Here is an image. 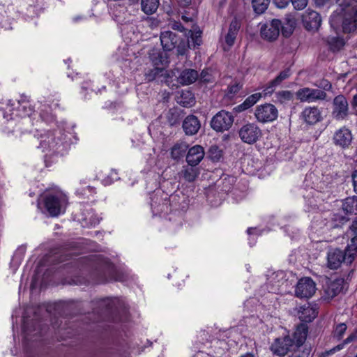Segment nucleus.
<instances>
[{
  "instance_id": "bb28decb",
  "label": "nucleus",
  "mask_w": 357,
  "mask_h": 357,
  "mask_svg": "<svg viewBox=\"0 0 357 357\" xmlns=\"http://www.w3.org/2000/svg\"><path fill=\"white\" fill-rule=\"evenodd\" d=\"M160 5L159 0H141L142 10L146 15L155 13Z\"/></svg>"
},
{
  "instance_id": "09e8293b",
  "label": "nucleus",
  "mask_w": 357,
  "mask_h": 357,
  "mask_svg": "<svg viewBox=\"0 0 357 357\" xmlns=\"http://www.w3.org/2000/svg\"><path fill=\"white\" fill-rule=\"evenodd\" d=\"M351 177L354 192L357 193V169L352 173Z\"/></svg>"
},
{
  "instance_id": "37998d69",
  "label": "nucleus",
  "mask_w": 357,
  "mask_h": 357,
  "mask_svg": "<svg viewBox=\"0 0 357 357\" xmlns=\"http://www.w3.org/2000/svg\"><path fill=\"white\" fill-rule=\"evenodd\" d=\"M278 86V84H273V80L271 81L264 88V92L265 93V95H268V94H271L275 87Z\"/></svg>"
},
{
  "instance_id": "a18cd8bd",
  "label": "nucleus",
  "mask_w": 357,
  "mask_h": 357,
  "mask_svg": "<svg viewBox=\"0 0 357 357\" xmlns=\"http://www.w3.org/2000/svg\"><path fill=\"white\" fill-rule=\"evenodd\" d=\"M350 229L354 235V237H353L351 239V243L353 242L354 240V243H356V241L357 240V219L353 221L352 225L350 226Z\"/></svg>"
},
{
  "instance_id": "338daca9",
  "label": "nucleus",
  "mask_w": 357,
  "mask_h": 357,
  "mask_svg": "<svg viewBox=\"0 0 357 357\" xmlns=\"http://www.w3.org/2000/svg\"><path fill=\"white\" fill-rule=\"evenodd\" d=\"M250 229H248V232L250 234Z\"/></svg>"
},
{
  "instance_id": "cd10ccee",
  "label": "nucleus",
  "mask_w": 357,
  "mask_h": 357,
  "mask_svg": "<svg viewBox=\"0 0 357 357\" xmlns=\"http://www.w3.org/2000/svg\"><path fill=\"white\" fill-rule=\"evenodd\" d=\"M188 149V145L186 143H177L174 144L171 149V157L175 160H178L183 157L186 151Z\"/></svg>"
},
{
  "instance_id": "f257e3e1",
  "label": "nucleus",
  "mask_w": 357,
  "mask_h": 357,
  "mask_svg": "<svg viewBox=\"0 0 357 357\" xmlns=\"http://www.w3.org/2000/svg\"><path fill=\"white\" fill-rule=\"evenodd\" d=\"M308 332L306 324H300L293 335V337L287 335L275 338L270 347L274 355L284 357L289 351H296L305 342Z\"/></svg>"
},
{
  "instance_id": "49530a36",
  "label": "nucleus",
  "mask_w": 357,
  "mask_h": 357,
  "mask_svg": "<svg viewBox=\"0 0 357 357\" xmlns=\"http://www.w3.org/2000/svg\"><path fill=\"white\" fill-rule=\"evenodd\" d=\"M355 340H357V328L350 334L344 340V344H349Z\"/></svg>"
},
{
  "instance_id": "864d4df0",
  "label": "nucleus",
  "mask_w": 357,
  "mask_h": 357,
  "mask_svg": "<svg viewBox=\"0 0 357 357\" xmlns=\"http://www.w3.org/2000/svg\"><path fill=\"white\" fill-rule=\"evenodd\" d=\"M289 357H309V353L304 351L303 352H294Z\"/></svg>"
},
{
  "instance_id": "6e6d98bb",
  "label": "nucleus",
  "mask_w": 357,
  "mask_h": 357,
  "mask_svg": "<svg viewBox=\"0 0 357 357\" xmlns=\"http://www.w3.org/2000/svg\"><path fill=\"white\" fill-rule=\"evenodd\" d=\"M101 301H102V305H105L108 309L111 308V307L109 306V301H112V299L104 298L102 299Z\"/></svg>"
},
{
  "instance_id": "412c9836",
  "label": "nucleus",
  "mask_w": 357,
  "mask_h": 357,
  "mask_svg": "<svg viewBox=\"0 0 357 357\" xmlns=\"http://www.w3.org/2000/svg\"><path fill=\"white\" fill-rule=\"evenodd\" d=\"M303 119L308 124H314L321 120L320 110L317 107H307L302 112Z\"/></svg>"
},
{
  "instance_id": "f3484780",
  "label": "nucleus",
  "mask_w": 357,
  "mask_h": 357,
  "mask_svg": "<svg viewBox=\"0 0 357 357\" xmlns=\"http://www.w3.org/2000/svg\"><path fill=\"white\" fill-rule=\"evenodd\" d=\"M204 157V148L200 145H195L189 149L186 155V161L190 166H197Z\"/></svg>"
},
{
  "instance_id": "4be33fe9",
  "label": "nucleus",
  "mask_w": 357,
  "mask_h": 357,
  "mask_svg": "<svg viewBox=\"0 0 357 357\" xmlns=\"http://www.w3.org/2000/svg\"><path fill=\"white\" fill-rule=\"evenodd\" d=\"M199 77L198 72L193 69H184L178 75V82L182 85H189L194 83Z\"/></svg>"
},
{
  "instance_id": "4c0bfd02",
  "label": "nucleus",
  "mask_w": 357,
  "mask_h": 357,
  "mask_svg": "<svg viewBox=\"0 0 357 357\" xmlns=\"http://www.w3.org/2000/svg\"><path fill=\"white\" fill-rule=\"evenodd\" d=\"M314 86H317L318 88L322 89L323 91H331L332 89V84L331 83L326 79H321L314 84Z\"/></svg>"
},
{
  "instance_id": "39448f33",
  "label": "nucleus",
  "mask_w": 357,
  "mask_h": 357,
  "mask_svg": "<svg viewBox=\"0 0 357 357\" xmlns=\"http://www.w3.org/2000/svg\"><path fill=\"white\" fill-rule=\"evenodd\" d=\"M160 43L164 51L169 52L177 48L178 55H184L187 52L185 42L176 33L171 31L161 32Z\"/></svg>"
},
{
  "instance_id": "5fc2aeb1",
  "label": "nucleus",
  "mask_w": 357,
  "mask_h": 357,
  "mask_svg": "<svg viewBox=\"0 0 357 357\" xmlns=\"http://www.w3.org/2000/svg\"><path fill=\"white\" fill-rule=\"evenodd\" d=\"M152 59L155 64L163 63V56L162 55V53H158V57Z\"/></svg>"
},
{
  "instance_id": "aec40b11",
  "label": "nucleus",
  "mask_w": 357,
  "mask_h": 357,
  "mask_svg": "<svg viewBox=\"0 0 357 357\" xmlns=\"http://www.w3.org/2000/svg\"><path fill=\"white\" fill-rule=\"evenodd\" d=\"M343 279H335L330 281L324 289V296L326 299H332L340 293L343 288Z\"/></svg>"
},
{
  "instance_id": "603ef678",
  "label": "nucleus",
  "mask_w": 357,
  "mask_h": 357,
  "mask_svg": "<svg viewBox=\"0 0 357 357\" xmlns=\"http://www.w3.org/2000/svg\"><path fill=\"white\" fill-rule=\"evenodd\" d=\"M195 14H196V13L192 14V16H190V17H188L185 14H183L181 16V19L185 23L193 22H194L193 15H195Z\"/></svg>"
},
{
  "instance_id": "3c124183",
  "label": "nucleus",
  "mask_w": 357,
  "mask_h": 357,
  "mask_svg": "<svg viewBox=\"0 0 357 357\" xmlns=\"http://www.w3.org/2000/svg\"><path fill=\"white\" fill-rule=\"evenodd\" d=\"M333 219L334 220L339 221L340 223L342 224L348 220V218L339 214H334Z\"/></svg>"
},
{
  "instance_id": "c9c22d12",
  "label": "nucleus",
  "mask_w": 357,
  "mask_h": 357,
  "mask_svg": "<svg viewBox=\"0 0 357 357\" xmlns=\"http://www.w3.org/2000/svg\"><path fill=\"white\" fill-rule=\"evenodd\" d=\"M200 81L204 83H212L215 81L214 76L209 69L203 70L200 74Z\"/></svg>"
},
{
  "instance_id": "0eeeda50",
  "label": "nucleus",
  "mask_w": 357,
  "mask_h": 357,
  "mask_svg": "<svg viewBox=\"0 0 357 357\" xmlns=\"http://www.w3.org/2000/svg\"><path fill=\"white\" fill-rule=\"evenodd\" d=\"M238 133L241 141L248 144L256 143L262 136V130L255 123H247L243 125Z\"/></svg>"
},
{
  "instance_id": "2f4dec72",
  "label": "nucleus",
  "mask_w": 357,
  "mask_h": 357,
  "mask_svg": "<svg viewBox=\"0 0 357 357\" xmlns=\"http://www.w3.org/2000/svg\"><path fill=\"white\" fill-rule=\"evenodd\" d=\"M243 85L238 81H234L231 84H230L226 92L225 96L229 98H233L238 92L241 89Z\"/></svg>"
},
{
  "instance_id": "13d9d810",
  "label": "nucleus",
  "mask_w": 357,
  "mask_h": 357,
  "mask_svg": "<svg viewBox=\"0 0 357 357\" xmlns=\"http://www.w3.org/2000/svg\"><path fill=\"white\" fill-rule=\"evenodd\" d=\"M241 357H255L254 354L251 353H247L244 355H242Z\"/></svg>"
},
{
  "instance_id": "79ce46f5",
  "label": "nucleus",
  "mask_w": 357,
  "mask_h": 357,
  "mask_svg": "<svg viewBox=\"0 0 357 357\" xmlns=\"http://www.w3.org/2000/svg\"><path fill=\"white\" fill-rule=\"evenodd\" d=\"M169 26L174 30H176V31H181V32H183V31H185L184 26L178 21H176V20L170 21Z\"/></svg>"
},
{
  "instance_id": "ddd939ff",
  "label": "nucleus",
  "mask_w": 357,
  "mask_h": 357,
  "mask_svg": "<svg viewBox=\"0 0 357 357\" xmlns=\"http://www.w3.org/2000/svg\"><path fill=\"white\" fill-rule=\"evenodd\" d=\"M296 95L301 102H312L317 100H324L327 97V94L325 91L309 87L300 89L297 91Z\"/></svg>"
},
{
  "instance_id": "c03bdc74",
  "label": "nucleus",
  "mask_w": 357,
  "mask_h": 357,
  "mask_svg": "<svg viewBox=\"0 0 357 357\" xmlns=\"http://www.w3.org/2000/svg\"><path fill=\"white\" fill-rule=\"evenodd\" d=\"M274 4L279 8H286L290 0H273Z\"/></svg>"
},
{
  "instance_id": "423d86ee",
  "label": "nucleus",
  "mask_w": 357,
  "mask_h": 357,
  "mask_svg": "<svg viewBox=\"0 0 357 357\" xmlns=\"http://www.w3.org/2000/svg\"><path fill=\"white\" fill-rule=\"evenodd\" d=\"M96 260L93 262L94 270L93 275L96 278V282H105L109 280H117L113 275L114 272V266L107 259L96 257Z\"/></svg>"
},
{
  "instance_id": "a878e982",
  "label": "nucleus",
  "mask_w": 357,
  "mask_h": 357,
  "mask_svg": "<svg viewBox=\"0 0 357 357\" xmlns=\"http://www.w3.org/2000/svg\"><path fill=\"white\" fill-rule=\"evenodd\" d=\"M199 174L198 168L195 166H185L179 173L180 176L188 182H193Z\"/></svg>"
},
{
  "instance_id": "a211bd4d",
  "label": "nucleus",
  "mask_w": 357,
  "mask_h": 357,
  "mask_svg": "<svg viewBox=\"0 0 357 357\" xmlns=\"http://www.w3.org/2000/svg\"><path fill=\"white\" fill-rule=\"evenodd\" d=\"M241 26V22L236 17L231 22L228 31L225 36V43L228 48L234 45Z\"/></svg>"
},
{
  "instance_id": "e433bc0d",
  "label": "nucleus",
  "mask_w": 357,
  "mask_h": 357,
  "mask_svg": "<svg viewBox=\"0 0 357 357\" xmlns=\"http://www.w3.org/2000/svg\"><path fill=\"white\" fill-rule=\"evenodd\" d=\"M290 76V70L285 69L284 70L280 73V74L273 79V84H276L280 85L282 82L286 79H287Z\"/></svg>"
},
{
  "instance_id": "393cba45",
  "label": "nucleus",
  "mask_w": 357,
  "mask_h": 357,
  "mask_svg": "<svg viewBox=\"0 0 357 357\" xmlns=\"http://www.w3.org/2000/svg\"><path fill=\"white\" fill-rule=\"evenodd\" d=\"M193 30L189 31L190 34V39H188V44H186V48H190V47H195L199 46L202 44V31L198 29L197 26H193Z\"/></svg>"
},
{
  "instance_id": "bf43d9fd",
  "label": "nucleus",
  "mask_w": 357,
  "mask_h": 357,
  "mask_svg": "<svg viewBox=\"0 0 357 357\" xmlns=\"http://www.w3.org/2000/svg\"><path fill=\"white\" fill-rule=\"evenodd\" d=\"M100 222V219L97 218L96 220H93L92 222H91V225H96L97 224H98Z\"/></svg>"
},
{
  "instance_id": "9b49d317",
  "label": "nucleus",
  "mask_w": 357,
  "mask_h": 357,
  "mask_svg": "<svg viewBox=\"0 0 357 357\" xmlns=\"http://www.w3.org/2000/svg\"><path fill=\"white\" fill-rule=\"evenodd\" d=\"M234 116L232 114L225 110H221L217 113L211 121V128L218 131L223 132L228 130L232 126Z\"/></svg>"
},
{
  "instance_id": "58836bf2",
  "label": "nucleus",
  "mask_w": 357,
  "mask_h": 357,
  "mask_svg": "<svg viewBox=\"0 0 357 357\" xmlns=\"http://www.w3.org/2000/svg\"><path fill=\"white\" fill-rule=\"evenodd\" d=\"M210 158L213 161H218L222 157V151L217 146H212L209 150Z\"/></svg>"
},
{
  "instance_id": "774afa93",
  "label": "nucleus",
  "mask_w": 357,
  "mask_h": 357,
  "mask_svg": "<svg viewBox=\"0 0 357 357\" xmlns=\"http://www.w3.org/2000/svg\"><path fill=\"white\" fill-rule=\"evenodd\" d=\"M354 1L357 2V0H354Z\"/></svg>"
},
{
  "instance_id": "5701e85b",
  "label": "nucleus",
  "mask_w": 357,
  "mask_h": 357,
  "mask_svg": "<svg viewBox=\"0 0 357 357\" xmlns=\"http://www.w3.org/2000/svg\"><path fill=\"white\" fill-rule=\"evenodd\" d=\"M176 102L184 107H190L195 103L193 93L189 90H183L176 96Z\"/></svg>"
},
{
  "instance_id": "f8f14e48",
  "label": "nucleus",
  "mask_w": 357,
  "mask_h": 357,
  "mask_svg": "<svg viewBox=\"0 0 357 357\" xmlns=\"http://www.w3.org/2000/svg\"><path fill=\"white\" fill-rule=\"evenodd\" d=\"M316 291V284L309 277H305L298 280L295 287V296L299 298H309Z\"/></svg>"
},
{
  "instance_id": "0e129e2a",
  "label": "nucleus",
  "mask_w": 357,
  "mask_h": 357,
  "mask_svg": "<svg viewBox=\"0 0 357 357\" xmlns=\"http://www.w3.org/2000/svg\"><path fill=\"white\" fill-rule=\"evenodd\" d=\"M87 188L89 190H93L94 188L91 186H88Z\"/></svg>"
},
{
  "instance_id": "7ed1b4c3",
  "label": "nucleus",
  "mask_w": 357,
  "mask_h": 357,
  "mask_svg": "<svg viewBox=\"0 0 357 357\" xmlns=\"http://www.w3.org/2000/svg\"><path fill=\"white\" fill-rule=\"evenodd\" d=\"M289 31L285 26H282L281 21L277 19L262 24L260 29L261 37L269 41L274 40L278 37L280 30L284 36H290L293 31L294 22L289 20Z\"/></svg>"
},
{
  "instance_id": "9d476101",
  "label": "nucleus",
  "mask_w": 357,
  "mask_h": 357,
  "mask_svg": "<svg viewBox=\"0 0 357 357\" xmlns=\"http://www.w3.org/2000/svg\"><path fill=\"white\" fill-rule=\"evenodd\" d=\"M342 28L344 33H354L357 30V6L344 9Z\"/></svg>"
},
{
  "instance_id": "052dcab7",
  "label": "nucleus",
  "mask_w": 357,
  "mask_h": 357,
  "mask_svg": "<svg viewBox=\"0 0 357 357\" xmlns=\"http://www.w3.org/2000/svg\"><path fill=\"white\" fill-rule=\"evenodd\" d=\"M150 20H152L153 22H155V26H158V22L159 21L158 20H154V19H152V18H149Z\"/></svg>"
},
{
  "instance_id": "8fccbe9b",
  "label": "nucleus",
  "mask_w": 357,
  "mask_h": 357,
  "mask_svg": "<svg viewBox=\"0 0 357 357\" xmlns=\"http://www.w3.org/2000/svg\"><path fill=\"white\" fill-rule=\"evenodd\" d=\"M178 6L181 8H186L191 4L192 0H176Z\"/></svg>"
},
{
  "instance_id": "69168bd1",
  "label": "nucleus",
  "mask_w": 357,
  "mask_h": 357,
  "mask_svg": "<svg viewBox=\"0 0 357 357\" xmlns=\"http://www.w3.org/2000/svg\"><path fill=\"white\" fill-rule=\"evenodd\" d=\"M21 102H24V100H19V102H20V103Z\"/></svg>"
},
{
  "instance_id": "6e6552de",
  "label": "nucleus",
  "mask_w": 357,
  "mask_h": 357,
  "mask_svg": "<svg viewBox=\"0 0 357 357\" xmlns=\"http://www.w3.org/2000/svg\"><path fill=\"white\" fill-rule=\"evenodd\" d=\"M332 116L336 121H343L350 114L349 102L347 98L342 94L336 96L333 100Z\"/></svg>"
},
{
  "instance_id": "de8ad7c7",
  "label": "nucleus",
  "mask_w": 357,
  "mask_h": 357,
  "mask_svg": "<svg viewBox=\"0 0 357 357\" xmlns=\"http://www.w3.org/2000/svg\"><path fill=\"white\" fill-rule=\"evenodd\" d=\"M353 113L357 114V93L353 96L351 102Z\"/></svg>"
},
{
  "instance_id": "f704fd0d",
  "label": "nucleus",
  "mask_w": 357,
  "mask_h": 357,
  "mask_svg": "<svg viewBox=\"0 0 357 357\" xmlns=\"http://www.w3.org/2000/svg\"><path fill=\"white\" fill-rule=\"evenodd\" d=\"M347 326L344 323H340L335 326L333 330V337L337 340H340L342 338L345 331H347Z\"/></svg>"
},
{
  "instance_id": "1a4fd4ad",
  "label": "nucleus",
  "mask_w": 357,
  "mask_h": 357,
  "mask_svg": "<svg viewBox=\"0 0 357 357\" xmlns=\"http://www.w3.org/2000/svg\"><path fill=\"white\" fill-rule=\"evenodd\" d=\"M278 116V111L275 105L266 103L256 107L255 116L260 123H268L275 121Z\"/></svg>"
},
{
  "instance_id": "e2e57ef3",
  "label": "nucleus",
  "mask_w": 357,
  "mask_h": 357,
  "mask_svg": "<svg viewBox=\"0 0 357 357\" xmlns=\"http://www.w3.org/2000/svg\"><path fill=\"white\" fill-rule=\"evenodd\" d=\"M33 112V109L31 108H29V112L27 113L28 116H30Z\"/></svg>"
},
{
  "instance_id": "dca6fc26",
  "label": "nucleus",
  "mask_w": 357,
  "mask_h": 357,
  "mask_svg": "<svg viewBox=\"0 0 357 357\" xmlns=\"http://www.w3.org/2000/svg\"><path fill=\"white\" fill-rule=\"evenodd\" d=\"M318 314V307L317 305L310 303L301 306L298 315L300 320L303 322L308 323L314 320Z\"/></svg>"
},
{
  "instance_id": "2eb2a0df",
  "label": "nucleus",
  "mask_w": 357,
  "mask_h": 357,
  "mask_svg": "<svg viewBox=\"0 0 357 357\" xmlns=\"http://www.w3.org/2000/svg\"><path fill=\"white\" fill-rule=\"evenodd\" d=\"M302 21L306 29L315 31L320 26L321 18L317 12L307 9L302 16Z\"/></svg>"
},
{
  "instance_id": "4468645a",
  "label": "nucleus",
  "mask_w": 357,
  "mask_h": 357,
  "mask_svg": "<svg viewBox=\"0 0 357 357\" xmlns=\"http://www.w3.org/2000/svg\"><path fill=\"white\" fill-rule=\"evenodd\" d=\"M353 139L351 130L346 126H342L335 130L333 137V144L342 149H349Z\"/></svg>"
},
{
  "instance_id": "a19ab883",
  "label": "nucleus",
  "mask_w": 357,
  "mask_h": 357,
  "mask_svg": "<svg viewBox=\"0 0 357 357\" xmlns=\"http://www.w3.org/2000/svg\"><path fill=\"white\" fill-rule=\"evenodd\" d=\"M290 1L296 10H301L307 6L308 0H290Z\"/></svg>"
},
{
  "instance_id": "20e7f679",
  "label": "nucleus",
  "mask_w": 357,
  "mask_h": 357,
  "mask_svg": "<svg viewBox=\"0 0 357 357\" xmlns=\"http://www.w3.org/2000/svg\"><path fill=\"white\" fill-rule=\"evenodd\" d=\"M45 207L52 217L64 213L68 205V198L61 192L48 194L44 200Z\"/></svg>"
},
{
  "instance_id": "72a5a7b5",
  "label": "nucleus",
  "mask_w": 357,
  "mask_h": 357,
  "mask_svg": "<svg viewBox=\"0 0 357 357\" xmlns=\"http://www.w3.org/2000/svg\"><path fill=\"white\" fill-rule=\"evenodd\" d=\"M294 95L290 91H280L276 93V98L281 103H284L293 99Z\"/></svg>"
},
{
  "instance_id": "b1692460",
  "label": "nucleus",
  "mask_w": 357,
  "mask_h": 357,
  "mask_svg": "<svg viewBox=\"0 0 357 357\" xmlns=\"http://www.w3.org/2000/svg\"><path fill=\"white\" fill-rule=\"evenodd\" d=\"M261 98V93H255L249 96L243 103L236 106L234 109L238 112H243L256 104Z\"/></svg>"
},
{
  "instance_id": "c756f323",
  "label": "nucleus",
  "mask_w": 357,
  "mask_h": 357,
  "mask_svg": "<svg viewBox=\"0 0 357 357\" xmlns=\"http://www.w3.org/2000/svg\"><path fill=\"white\" fill-rule=\"evenodd\" d=\"M271 0H252V6L255 13H264L270 3Z\"/></svg>"
},
{
  "instance_id": "680f3d73",
  "label": "nucleus",
  "mask_w": 357,
  "mask_h": 357,
  "mask_svg": "<svg viewBox=\"0 0 357 357\" xmlns=\"http://www.w3.org/2000/svg\"><path fill=\"white\" fill-rule=\"evenodd\" d=\"M40 145H41L42 147L46 148L45 142V141L41 142Z\"/></svg>"
},
{
  "instance_id": "c85d7f7f",
  "label": "nucleus",
  "mask_w": 357,
  "mask_h": 357,
  "mask_svg": "<svg viewBox=\"0 0 357 357\" xmlns=\"http://www.w3.org/2000/svg\"><path fill=\"white\" fill-rule=\"evenodd\" d=\"M342 208L346 214L357 213V198H346L342 203Z\"/></svg>"
},
{
  "instance_id": "ea45409f",
  "label": "nucleus",
  "mask_w": 357,
  "mask_h": 357,
  "mask_svg": "<svg viewBox=\"0 0 357 357\" xmlns=\"http://www.w3.org/2000/svg\"><path fill=\"white\" fill-rule=\"evenodd\" d=\"M346 344H344V342H343L342 344H340L335 347H334L333 348L329 349V350H326L324 352H323L321 354V356L322 357H328L331 355H333V354H335V352L338 351H340L341 349H343L344 346Z\"/></svg>"
},
{
  "instance_id": "f03ea898",
  "label": "nucleus",
  "mask_w": 357,
  "mask_h": 357,
  "mask_svg": "<svg viewBox=\"0 0 357 357\" xmlns=\"http://www.w3.org/2000/svg\"><path fill=\"white\" fill-rule=\"evenodd\" d=\"M357 255V244L354 243L353 240L352 243L348 245L342 251L340 249H333L328 251L327 255V266L330 269H337L342 262L348 264H351L355 259Z\"/></svg>"
},
{
  "instance_id": "7c9ffc66",
  "label": "nucleus",
  "mask_w": 357,
  "mask_h": 357,
  "mask_svg": "<svg viewBox=\"0 0 357 357\" xmlns=\"http://www.w3.org/2000/svg\"><path fill=\"white\" fill-rule=\"evenodd\" d=\"M327 43L333 52L340 50L344 45V40L340 37H328Z\"/></svg>"
},
{
  "instance_id": "4d7b16f0",
  "label": "nucleus",
  "mask_w": 357,
  "mask_h": 357,
  "mask_svg": "<svg viewBox=\"0 0 357 357\" xmlns=\"http://www.w3.org/2000/svg\"><path fill=\"white\" fill-rule=\"evenodd\" d=\"M317 5L321 6H324V3L328 0H314Z\"/></svg>"
},
{
  "instance_id": "473e14b6",
  "label": "nucleus",
  "mask_w": 357,
  "mask_h": 357,
  "mask_svg": "<svg viewBox=\"0 0 357 357\" xmlns=\"http://www.w3.org/2000/svg\"><path fill=\"white\" fill-rule=\"evenodd\" d=\"M163 72V68L155 67L145 73V79L147 82L153 81L157 77L162 75Z\"/></svg>"
},
{
  "instance_id": "6ab92c4d",
  "label": "nucleus",
  "mask_w": 357,
  "mask_h": 357,
  "mask_svg": "<svg viewBox=\"0 0 357 357\" xmlns=\"http://www.w3.org/2000/svg\"><path fill=\"white\" fill-rule=\"evenodd\" d=\"M182 127L185 135H194L200 129L201 124L197 116L189 115L184 119Z\"/></svg>"
}]
</instances>
